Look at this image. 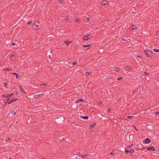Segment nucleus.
Instances as JSON below:
<instances>
[{
    "label": "nucleus",
    "mask_w": 159,
    "mask_h": 159,
    "mask_svg": "<svg viewBox=\"0 0 159 159\" xmlns=\"http://www.w3.org/2000/svg\"><path fill=\"white\" fill-rule=\"evenodd\" d=\"M144 52L146 53L148 57H152L153 54L150 51L148 50H146L144 51Z\"/></svg>",
    "instance_id": "f257e3e1"
},
{
    "label": "nucleus",
    "mask_w": 159,
    "mask_h": 159,
    "mask_svg": "<svg viewBox=\"0 0 159 159\" xmlns=\"http://www.w3.org/2000/svg\"><path fill=\"white\" fill-rule=\"evenodd\" d=\"M32 28L34 30H38L39 29V25L36 23H34L32 25Z\"/></svg>",
    "instance_id": "f03ea898"
},
{
    "label": "nucleus",
    "mask_w": 159,
    "mask_h": 159,
    "mask_svg": "<svg viewBox=\"0 0 159 159\" xmlns=\"http://www.w3.org/2000/svg\"><path fill=\"white\" fill-rule=\"evenodd\" d=\"M13 93H11V94H3L2 95V96L3 97V98H8V97H10L12 96L13 95Z\"/></svg>",
    "instance_id": "7ed1b4c3"
},
{
    "label": "nucleus",
    "mask_w": 159,
    "mask_h": 159,
    "mask_svg": "<svg viewBox=\"0 0 159 159\" xmlns=\"http://www.w3.org/2000/svg\"><path fill=\"white\" fill-rule=\"evenodd\" d=\"M89 36L91 37V36L90 34L86 35L83 37V39L84 40H88L89 39Z\"/></svg>",
    "instance_id": "20e7f679"
},
{
    "label": "nucleus",
    "mask_w": 159,
    "mask_h": 159,
    "mask_svg": "<svg viewBox=\"0 0 159 159\" xmlns=\"http://www.w3.org/2000/svg\"><path fill=\"white\" fill-rule=\"evenodd\" d=\"M143 143L145 144H148L150 142V140L148 138H146L143 140Z\"/></svg>",
    "instance_id": "39448f33"
},
{
    "label": "nucleus",
    "mask_w": 159,
    "mask_h": 159,
    "mask_svg": "<svg viewBox=\"0 0 159 159\" xmlns=\"http://www.w3.org/2000/svg\"><path fill=\"white\" fill-rule=\"evenodd\" d=\"M147 150H152V151H155V149L153 146H151L150 147L147 148Z\"/></svg>",
    "instance_id": "423d86ee"
},
{
    "label": "nucleus",
    "mask_w": 159,
    "mask_h": 159,
    "mask_svg": "<svg viewBox=\"0 0 159 159\" xmlns=\"http://www.w3.org/2000/svg\"><path fill=\"white\" fill-rule=\"evenodd\" d=\"M11 59L12 61L15 60L16 59L15 56L13 54H11Z\"/></svg>",
    "instance_id": "0eeeda50"
},
{
    "label": "nucleus",
    "mask_w": 159,
    "mask_h": 159,
    "mask_svg": "<svg viewBox=\"0 0 159 159\" xmlns=\"http://www.w3.org/2000/svg\"><path fill=\"white\" fill-rule=\"evenodd\" d=\"M84 100H83V99L80 98L76 101L75 102V103H78L80 102H84Z\"/></svg>",
    "instance_id": "6e6552de"
},
{
    "label": "nucleus",
    "mask_w": 159,
    "mask_h": 159,
    "mask_svg": "<svg viewBox=\"0 0 159 159\" xmlns=\"http://www.w3.org/2000/svg\"><path fill=\"white\" fill-rule=\"evenodd\" d=\"M20 87V89H19V91H20L23 93H25V94H26V93H25L23 90V88L21 86H20L19 87Z\"/></svg>",
    "instance_id": "1a4fd4ad"
},
{
    "label": "nucleus",
    "mask_w": 159,
    "mask_h": 159,
    "mask_svg": "<svg viewBox=\"0 0 159 159\" xmlns=\"http://www.w3.org/2000/svg\"><path fill=\"white\" fill-rule=\"evenodd\" d=\"M88 155H89V154H87V155H84V154H82L79 155H78L79 156H81L82 158H85L86 156H88Z\"/></svg>",
    "instance_id": "9d476101"
},
{
    "label": "nucleus",
    "mask_w": 159,
    "mask_h": 159,
    "mask_svg": "<svg viewBox=\"0 0 159 159\" xmlns=\"http://www.w3.org/2000/svg\"><path fill=\"white\" fill-rule=\"evenodd\" d=\"M10 74L13 75H15L16 76V78L17 79H18L19 78V76L16 73H10Z\"/></svg>",
    "instance_id": "9b49d317"
},
{
    "label": "nucleus",
    "mask_w": 159,
    "mask_h": 159,
    "mask_svg": "<svg viewBox=\"0 0 159 159\" xmlns=\"http://www.w3.org/2000/svg\"><path fill=\"white\" fill-rule=\"evenodd\" d=\"M43 94H36L34 95V97L35 98H38L39 97H41Z\"/></svg>",
    "instance_id": "f8f14e48"
},
{
    "label": "nucleus",
    "mask_w": 159,
    "mask_h": 159,
    "mask_svg": "<svg viewBox=\"0 0 159 159\" xmlns=\"http://www.w3.org/2000/svg\"><path fill=\"white\" fill-rule=\"evenodd\" d=\"M80 118L82 119H84L85 120H87L88 119L89 117L87 116H81Z\"/></svg>",
    "instance_id": "ddd939ff"
},
{
    "label": "nucleus",
    "mask_w": 159,
    "mask_h": 159,
    "mask_svg": "<svg viewBox=\"0 0 159 159\" xmlns=\"http://www.w3.org/2000/svg\"><path fill=\"white\" fill-rule=\"evenodd\" d=\"M96 125V123H94V124L91 125L90 126L89 129H92L94 127L95 125Z\"/></svg>",
    "instance_id": "4468645a"
},
{
    "label": "nucleus",
    "mask_w": 159,
    "mask_h": 159,
    "mask_svg": "<svg viewBox=\"0 0 159 159\" xmlns=\"http://www.w3.org/2000/svg\"><path fill=\"white\" fill-rule=\"evenodd\" d=\"M107 3V2L106 0L102 1L101 2V4L102 5H106Z\"/></svg>",
    "instance_id": "2eb2a0df"
},
{
    "label": "nucleus",
    "mask_w": 159,
    "mask_h": 159,
    "mask_svg": "<svg viewBox=\"0 0 159 159\" xmlns=\"http://www.w3.org/2000/svg\"><path fill=\"white\" fill-rule=\"evenodd\" d=\"M71 42V41H66L65 42V43L66 44L67 46H68Z\"/></svg>",
    "instance_id": "dca6fc26"
},
{
    "label": "nucleus",
    "mask_w": 159,
    "mask_h": 159,
    "mask_svg": "<svg viewBox=\"0 0 159 159\" xmlns=\"http://www.w3.org/2000/svg\"><path fill=\"white\" fill-rule=\"evenodd\" d=\"M132 29L133 30H136L137 29V28L136 26H135L134 25H132Z\"/></svg>",
    "instance_id": "f3484780"
},
{
    "label": "nucleus",
    "mask_w": 159,
    "mask_h": 159,
    "mask_svg": "<svg viewBox=\"0 0 159 159\" xmlns=\"http://www.w3.org/2000/svg\"><path fill=\"white\" fill-rule=\"evenodd\" d=\"M114 69L116 71H119V68L117 67H114Z\"/></svg>",
    "instance_id": "a211bd4d"
},
{
    "label": "nucleus",
    "mask_w": 159,
    "mask_h": 159,
    "mask_svg": "<svg viewBox=\"0 0 159 159\" xmlns=\"http://www.w3.org/2000/svg\"><path fill=\"white\" fill-rule=\"evenodd\" d=\"M80 19L79 18H77L76 19L75 21H76L77 22H80Z\"/></svg>",
    "instance_id": "6ab92c4d"
},
{
    "label": "nucleus",
    "mask_w": 159,
    "mask_h": 159,
    "mask_svg": "<svg viewBox=\"0 0 159 159\" xmlns=\"http://www.w3.org/2000/svg\"><path fill=\"white\" fill-rule=\"evenodd\" d=\"M153 50L155 52H159V49H156L155 48L153 49Z\"/></svg>",
    "instance_id": "aec40b11"
},
{
    "label": "nucleus",
    "mask_w": 159,
    "mask_h": 159,
    "mask_svg": "<svg viewBox=\"0 0 159 159\" xmlns=\"http://www.w3.org/2000/svg\"><path fill=\"white\" fill-rule=\"evenodd\" d=\"M134 152V151L133 149H131L129 150V152L131 153H133Z\"/></svg>",
    "instance_id": "412c9836"
},
{
    "label": "nucleus",
    "mask_w": 159,
    "mask_h": 159,
    "mask_svg": "<svg viewBox=\"0 0 159 159\" xmlns=\"http://www.w3.org/2000/svg\"><path fill=\"white\" fill-rule=\"evenodd\" d=\"M91 45H84L83 46V47L84 48H87V47H89Z\"/></svg>",
    "instance_id": "4be33fe9"
},
{
    "label": "nucleus",
    "mask_w": 159,
    "mask_h": 159,
    "mask_svg": "<svg viewBox=\"0 0 159 159\" xmlns=\"http://www.w3.org/2000/svg\"><path fill=\"white\" fill-rule=\"evenodd\" d=\"M14 102V100H13V99H12L11 101L9 102H8V104H10L11 103H12V102Z\"/></svg>",
    "instance_id": "5701e85b"
},
{
    "label": "nucleus",
    "mask_w": 159,
    "mask_h": 159,
    "mask_svg": "<svg viewBox=\"0 0 159 159\" xmlns=\"http://www.w3.org/2000/svg\"><path fill=\"white\" fill-rule=\"evenodd\" d=\"M134 117L133 116H128L127 117V118L129 119H130Z\"/></svg>",
    "instance_id": "b1692460"
},
{
    "label": "nucleus",
    "mask_w": 159,
    "mask_h": 159,
    "mask_svg": "<svg viewBox=\"0 0 159 159\" xmlns=\"http://www.w3.org/2000/svg\"><path fill=\"white\" fill-rule=\"evenodd\" d=\"M69 19V18L68 16H66L65 17V20L66 21H68Z\"/></svg>",
    "instance_id": "393cba45"
},
{
    "label": "nucleus",
    "mask_w": 159,
    "mask_h": 159,
    "mask_svg": "<svg viewBox=\"0 0 159 159\" xmlns=\"http://www.w3.org/2000/svg\"><path fill=\"white\" fill-rule=\"evenodd\" d=\"M138 91V89H136L134 90L133 92V93H135L137 91Z\"/></svg>",
    "instance_id": "a878e982"
},
{
    "label": "nucleus",
    "mask_w": 159,
    "mask_h": 159,
    "mask_svg": "<svg viewBox=\"0 0 159 159\" xmlns=\"http://www.w3.org/2000/svg\"><path fill=\"white\" fill-rule=\"evenodd\" d=\"M11 114L12 115H14L16 114V113L14 111H12L11 112Z\"/></svg>",
    "instance_id": "bb28decb"
},
{
    "label": "nucleus",
    "mask_w": 159,
    "mask_h": 159,
    "mask_svg": "<svg viewBox=\"0 0 159 159\" xmlns=\"http://www.w3.org/2000/svg\"><path fill=\"white\" fill-rule=\"evenodd\" d=\"M59 2L61 3H62L63 2H64V1L63 0H59Z\"/></svg>",
    "instance_id": "cd10ccee"
},
{
    "label": "nucleus",
    "mask_w": 159,
    "mask_h": 159,
    "mask_svg": "<svg viewBox=\"0 0 159 159\" xmlns=\"http://www.w3.org/2000/svg\"><path fill=\"white\" fill-rule=\"evenodd\" d=\"M11 68H7V69L4 70L5 71L8 70V71H11Z\"/></svg>",
    "instance_id": "c85d7f7f"
},
{
    "label": "nucleus",
    "mask_w": 159,
    "mask_h": 159,
    "mask_svg": "<svg viewBox=\"0 0 159 159\" xmlns=\"http://www.w3.org/2000/svg\"><path fill=\"white\" fill-rule=\"evenodd\" d=\"M125 152L126 153H128L129 152V150H128L126 149H125Z\"/></svg>",
    "instance_id": "c756f323"
},
{
    "label": "nucleus",
    "mask_w": 159,
    "mask_h": 159,
    "mask_svg": "<svg viewBox=\"0 0 159 159\" xmlns=\"http://www.w3.org/2000/svg\"><path fill=\"white\" fill-rule=\"evenodd\" d=\"M126 69L128 70H130V67L129 66H126Z\"/></svg>",
    "instance_id": "7c9ffc66"
},
{
    "label": "nucleus",
    "mask_w": 159,
    "mask_h": 159,
    "mask_svg": "<svg viewBox=\"0 0 159 159\" xmlns=\"http://www.w3.org/2000/svg\"><path fill=\"white\" fill-rule=\"evenodd\" d=\"M6 142H7L8 141L10 142L11 141V139L10 138H8L7 139V140H6Z\"/></svg>",
    "instance_id": "2f4dec72"
},
{
    "label": "nucleus",
    "mask_w": 159,
    "mask_h": 159,
    "mask_svg": "<svg viewBox=\"0 0 159 159\" xmlns=\"http://www.w3.org/2000/svg\"><path fill=\"white\" fill-rule=\"evenodd\" d=\"M32 23V21H30L28 22V25H31V24Z\"/></svg>",
    "instance_id": "473e14b6"
},
{
    "label": "nucleus",
    "mask_w": 159,
    "mask_h": 159,
    "mask_svg": "<svg viewBox=\"0 0 159 159\" xmlns=\"http://www.w3.org/2000/svg\"><path fill=\"white\" fill-rule=\"evenodd\" d=\"M89 72H86V73H85V75L86 76H88L89 75Z\"/></svg>",
    "instance_id": "72a5a7b5"
},
{
    "label": "nucleus",
    "mask_w": 159,
    "mask_h": 159,
    "mask_svg": "<svg viewBox=\"0 0 159 159\" xmlns=\"http://www.w3.org/2000/svg\"><path fill=\"white\" fill-rule=\"evenodd\" d=\"M122 79V77H120V78H117V80H120Z\"/></svg>",
    "instance_id": "f704fd0d"
},
{
    "label": "nucleus",
    "mask_w": 159,
    "mask_h": 159,
    "mask_svg": "<svg viewBox=\"0 0 159 159\" xmlns=\"http://www.w3.org/2000/svg\"><path fill=\"white\" fill-rule=\"evenodd\" d=\"M90 20V18L89 17H87L86 19V21H89Z\"/></svg>",
    "instance_id": "c9c22d12"
},
{
    "label": "nucleus",
    "mask_w": 159,
    "mask_h": 159,
    "mask_svg": "<svg viewBox=\"0 0 159 159\" xmlns=\"http://www.w3.org/2000/svg\"><path fill=\"white\" fill-rule=\"evenodd\" d=\"M144 74L145 75H148L149 74L147 72H144Z\"/></svg>",
    "instance_id": "e433bc0d"
},
{
    "label": "nucleus",
    "mask_w": 159,
    "mask_h": 159,
    "mask_svg": "<svg viewBox=\"0 0 159 159\" xmlns=\"http://www.w3.org/2000/svg\"><path fill=\"white\" fill-rule=\"evenodd\" d=\"M4 85H5V87H6H6H6V86H7V83H4Z\"/></svg>",
    "instance_id": "4c0bfd02"
},
{
    "label": "nucleus",
    "mask_w": 159,
    "mask_h": 159,
    "mask_svg": "<svg viewBox=\"0 0 159 159\" xmlns=\"http://www.w3.org/2000/svg\"><path fill=\"white\" fill-rule=\"evenodd\" d=\"M111 155H115V153L113 152H111Z\"/></svg>",
    "instance_id": "58836bf2"
},
{
    "label": "nucleus",
    "mask_w": 159,
    "mask_h": 159,
    "mask_svg": "<svg viewBox=\"0 0 159 159\" xmlns=\"http://www.w3.org/2000/svg\"><path fill=\"white\" fill-rule=\"evenodd\" d=\"M122 40L123 41H127V39H125V38H122Z\"/></svg>",
    "instance_id": "ea45409f"
},
{
    "label": "nucleus",
    "mask_w": 159,
    "mask_h": 159,
    "mask_svg": "<svg viewBox=\"0 0 159 159\" xmlns=\"http://www.w3.org/2000/svg\"><path fill=\"white\" fill-rule=\"evenodd\" d=\"M137 56L140 58H142V56L141 55H137Z\"/></svg>",
    "instance_id": "a19ab883"
},
{
    "label": "nucleus",
    "mask_w": 159,
    "mask_h": 159,
    "mask_svg": "<svg viewBox=\"0 0 159 159\" xmlns=\"http://www.w3.org/2000/svg\"><path fill=\"white\" fill-rule=\"evenodd\" d=\"M111 108H108V112H110L111 111Z\"/></svg>",
    "instance_id": "79ce46f5"
},
{
    "label": "nucleus",
    "mask_w": 159,
    "mask_h": 159,
    "mask_svg": "<svg viewBox=\"0 0 159 159\" xmlns=\"http://www.w3.org/2000/svg\"><path fill=\"white\" fill-rule=\"evenodd\" d=\"M101 104H102V102L101 101H99L98 102V104L99 105H100Z\"/></svg>",
    "instance_id": "37998d69"
},
{
    "label": "nucleus",
    "mask_w": 159,
    "mask_h": 159,
    "mask_svg": "<svg viewBox=\"0 0 159 159\" xmlns=\"http://www.w3.org/2000/svg\"><path fill=\"white\" fill-rule=\"evenodd\" d=\"M48 57L50 59H51V58H52V57H51V55H49Z\"/></svg>",
    "instance_id": "c03bdc74"
},
{
    "label": "nucleus",
    "mask_w": 159,
    "mask_h": 159,
    "mask_svg": "<svg viewBox=\"0 0 159 159\" xmlns=\"http://www.w3.org/2000/svg\"><path fill=\"white\" fill-rule=\"evenodd\" d=\"M60 138L61 139H62V140H65V139L64 138H62V136H60Z\"/></svg>",
    "instance_id": "a18cd8bd"
},
{
    "label": "nucleus",
    "mask_w": 159,
    "mask_h": 159,
    "mask_svg": "<svg viewBox=\"0 0 159 159\" xmlns=\"http://www.w3.org/2000/svg\"><path fill=\"white\" fill-rule=\"evenodd\" d=\"M155 113L156 114H159V111H158L156 112Z\"/></svg>",
    "instance_id": "49530a36"
},
{
    "label": "nucleus",
    "mask_w": 159,
    "mask_h": 159,
    "mask_svg": "<svg viewBox=\"0 0 159 159\" xmlns=\"http://www.w3.org/2000/svg\"><path fill=\"white\" fill-rule=\"evenodd\" d=\"M46 86L47 85V84H42L41 85V86Z\"/></svg>",
    "instance_id": "de8ad7c7"
},
{
    "label": "nucleus",
    "mask_w": 159,
    "mask_h": 159,
    "mask_svg": "<svg viewBox=\"0 0 159 159\" xmlns=\"http://www.w3.org/2000/svg\"><path fill=\"white\" fill-rule=\"evenodd\" d=\"M13 100H14V101H16L18 100V99H17V98H16V99H13Z\"/></svg>",
    "instance_id": "09e8293b"
},
{
    "label": "nucleus",
    "mask_w": 159,
    "mask_h": 159,
    "mask_svg": "<svg viewBox=\"0 0 159 159\" xmlns=\"http://www.w3.org/2000/svg\"><path fill=\"white\" fill-rule=\"evenodd\" d=\"M157 35H159V31H157Z\"/></svg>",
    "instance_id": "8fccbe9b"
},
{
    "label": "nucleus",
    "mask_w": 159,
    "mask_h": 159,
    "mask_svg": "<svg viewBox=\"0 0 159 159\" xmlns=\"http://www.w3.org/2000/svg\"><path fill=\"white\" fill-rule=\"evenodd\" d=\"M76 64V62H73V65H75Z\"/></svg>",
    "instance_id": "3c124183"
},
{
    "label": "nucleus",
    "mask_w": 159,
    "mask_h": 159,
    "mask_svg": "<svg viewBox=\"0 0 159 159\" xmlns=\"http://www.w3.org/2000/svg\"><path fill=\"white\" fill-rule=\"evenodd\" d=\"M134 128L137 131H138V129L135 126H134Z\"/></svg>",
    "instance_id": "603ef678"
},
{
    "label": "nucleus",
    "mask_w": 159,
    "mask_h": 159,
    "mask_svg": "<svg viewBox=\"0 0 159 159\" xmlns=\"http://www.w3.org/2000/svg\"><path fill=\"white\" fill-rule=\"evenodd\" d=\"M12 45H16V44L15 43H13L12 44Z\"/></svg>",
    "instance_id": "864d4df0"
},
{
    "label": "nucleus",
    "mask_w": 159,
    "mask_h": 159,
    "mask_svg": "<svg viewBox=\"0 0 159 159\" xmlns=\"http://www.w3.org/2000/svg\"><path fill=\"white\" fill-rule=\"evenodd\" d=\"M7 100H8V101H9L10 100V98H8L7 99Z\"/></svg>",
    "instance_id": "5fc2aeb1"
},
{
    "label": "nucleus",
    "mask_w": 159,
    "mask_h": 159,
    "mask_svg": "<svg viewBox=\"0 0 159 159\" xmlns=\"http://www.w3.org/2000/svg\"><path fill=\"white\" fill-rule=\"evenodd\" d=\"M9 159H11V157H9Z\"/></svg>",
    "instance_id": "6e6d98bb"
},
{
    "label": "nucleus",
    "mask_w": 159,
    "mask_h": 159,
    "mask_svg": "<svg viewBox=\"0 0 159 159\" xmlns=\"http://www.w3.org/2000/svg\"><path fill=\"white\" fill-rule=\"evenodd\" d=\"M42 159H46L45 158H42Z\"/></svg>",
    "instance_id": "4d7b16f0"
},
{
    "label": "nucleus",
    "mask_w": 159,
    "mask_h": 159,
    "mask_svg": "<svg viewBox=\"0 0 159 159\" xmlns=\"http://www.w3.org/2000/svg\"><path fill=\"white\" fill-rule=\"evenodd\" d=\"M89 49V48H87L86 49Z\"/></svg>",
    "instance_id": "13d9d810"
},
{
    "label": "nucleus",
    "mask_w": 159,
    "mask_h": 159,
    "mask_svg": "<svg viewBox=\"0 0 159 159\" xmlns=\"http://www.w3.org/2000/svg\"><path fill=\"white\" fill-rule=\"evenodd\" d=\"M16 94L17 95V93L16 92Z\"/></svg>",
    "instance_id": "bf43d9fd"
},
{
    "label": "nucleus",
    "mask_w": 159,
    "mask_h": 159,
    "mask_svg": "<svg viewBox=\"0 0 159 159\" xmlns=\"http://www.w3.org/2000/svg\"><path fill=\"white\" fill-rule=\"evenodd\" d=\"M158 80L159 81V79H158Z\"/></svg>",
    "instance_id": "052dcab7"
}]
</instances>
